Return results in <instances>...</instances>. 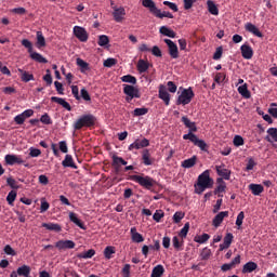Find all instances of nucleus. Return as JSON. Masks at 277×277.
Wrapping results in <instances>:
<instances>
[{
	"label": "nucleus",
	"mask_w": 277,
	"mask_h": 277,
	"mask_svg": "<svg viewBox=\"0 0 277 277\" xmlns=\"http://www.w3.org/2000/svg\"><path fill=\"white\" fill-rule=\"evenodd\" d=\"M226 193V182H224L223 177L216 179V188L214 189V194L219 196V198H223Z\"/></svg>",
	"instance_id": "15"
},
{
	"label": "nucleus",
	"mask_w": 277,
	"mask_h": 277,
	"mask_svg": "<svg viewBox=\"0 0 277 277\" xmlns=\"http://www.w3.org/2000/svg\"><path fill=\"white\" fill-rule=\"evenodd\" d=\"M167 47L169 49V55L172 60H179V45L174 43L171 39H164Z\"/></svg>",
	"instance_id": "10"
},
{
	"label": "nucleus",
	"mask_w": 277,
	"mask_h": 277,
	"mask_svg": "<svg viewBox=\"0 0 277 277\" xmlns=\"http://www.w3.org/2000/svg\"><path fill=\"white\" fill-rule=\"evenodd\" d=\"M77 66L80 68V72H88L90 70V64L88 62L83 61L82 58H77L76 61Z\"/></svg>",
	"instance_id": "40"
},
{
	"label": "nucleus",
	"mask_w": 277,
	"mask_h": 277,
	"mask_svg": "<svg viewBox=\"0 0 277 277\" xmlns=\"http://www.w3.org/2000/svg\"><path fill=\"white\" fill-rule=\"evenodd\" d=\"M97 44L98 47H107V44H109V37H107V35H101Z\"/></svg>",
	"instance_id": "47"
},
{
	"label": "nucleus",
	"mask_w": 277,
	"mask_h": 277,
	"mask_svg": "<svg viewBox=\"0 0 277 277\" xmlns=\"http://www.w3.org/2000/svg\"><path fill=\"white\" fill-rule=\"evenodd\" d=\"M74 36L80 41V42H88V38L90 36L88 35V30L81 26H75L74 27Z\"/></svg>",
	"instance_id": "9"
},
{
	"label": "nucleus",
	"mask_w": 277,
	"mask_h": 277,
	"mask_svg": "<svg viewBox=\"0 0 277 277\" xmlns=\"http://www.w3.org/2000/svg\"><path fill=\"white\" fill-rule=\"evenodd\" d=\"M130 235L133 243H143L144 236L137 232L136 227H131Z\"/></svg>",
	"instance_id": "22"
},
{
	"label": "nucleus",
	"mask_w": 277,
	"mask_h": 277,
	"mask_svg": "<svg viewBox=\"0 0 277 277\" xmlns=\"http://www.w3.org/2000/svg\"><path fill=\"white\" fill-rule=\"evenodd\" d=\"M121 81L123 83H131L132 85H135V83H137V78H135V76L126 75L121 77Z\"/></svg>",
	"instance_id": "45"
},
{
	"label": "nucleus",
	"mask_w": 277,
	"mask_h": 277,
	"mask_svg": "<svg viewBox=\"0 0 277 277\" xmlns=\"http://www.w3.org/2000/svg\"><path fill=\"white\" fill-rule=\"evenodd\" d=\"M113 163L114 166H127V161L116 155L113 156Z\"/></svg>",
	"instance_id": "54"
},
{
	"label": "nucleus",
	"mask_w": 277,
	"mask_h": 277,
	"mask_svg": "<svg viewBox=\"0 0 277 277\" xmlns=\"http://www.w3.org/2000/svg\"><path fill=\"white\" fill-rule=\"evenodd\" d=\"M194 96L195 94L194 90H192V87L188 89H183L177 97L176 105H189Z\"/></svg>",
	"instance_id": "6"
},
{
	"label": "nucleus",
	"mask_w": 277,
	"mask_h": 277,
	"mask_svg": "<svg viewBox=\"0 0 277 277\" xmlns=\"http://www.w3.org/2000/svg\"><path fill=\"white\" fill-rule=\"evenodd\" d=\"M245 219H246V214L243 213V211L239 212L236 219V226H238V230L241 229Z\"/></svg>",
	"instance_id": "52"
},
{
	"label": "nucleus",
	"mask_w": 277,
	"mask_h": 277,
	"mask_svg": "<svg viewBox=\"0 0 277 277\" xmlns=\"http://www.w3.org/2000/svg\"><path fill=\"white\" fill-rule=\"evenodd\" d=\"M240 53H241V56L243 57V60H252V57H254V50L248 42H245L240 47Z\"/></svg>",
	"instance_id": "11"
},
{
	"label": "nucleus",
	"mask_w": 277,
	"mask_h": 277,
	"mask_svg": "<svg viewBox=\"0 0 277 277\" xmlns=\"http://www.w3.org/2000/svg\"><path fill=\"white\" fill-rule=\"evenodd\" d=\"M172 246L174 250H176L177 252H181L183 250V246H185L184 238H179L177 236H174L172 238Z\"/></svg>",
	"instance_id": "24"
},
{
	"label": "nucleus",
	"mask_w": 277,
	"mask_h": 277,
	"mask_svg": "<svg viewBox=\"0 0 277 277\" xmlns=\"http://www.w3.org/2000/svg\"><path fill=\"white\" fill-rule=\"evenodd\" d=\"M96 124V117L94 115H82L75 123L74 129L79 131L83 129V127L90 128Z\"/></svg>",
	"instance_id": "5"
},
{
	"label": "nucleus",
	"mask_w": 277,
	"mask_h": 277,
	"mask_svg": "<svg viewBox=\"0 0 277 277\" xmlns=\"http://www.w3.org/2000/svg\"><path fill=\"white\" fill-rule=\"evenodd\" d=\"M166 214L163 213V210H156V212L153 215V220L155 222H161V219Z\"/></svg>",
	"instance_id": "55"
},
{
	"label": "nucleus",
	"mask_w": 277,
	"mask_h": 277,
	"mask_svg": "<svg viewBox=\"0 0 277 277\" xmlns=\"http://www.w3.org/2000/svg\"><path fill=\"white\" fill-rule=\"evenodd\" d=\"M183 217H185V213L183 212H175L173 215V222L175 224H179L181 222V220H183Z\"/></svg>",
	"instance_id": "64"
},
{
	"label": "nucleus",
	"mask_w": 277,
	"mask_h": 277,
	"mask_svg": "<svg viewBox=\"0 0 277 277\" xmlns=\"http://www.w3.org/2000/svg\"><path fill=\"white\" fill-rule=\"evenodd\" d=\"M233 144L234 146H236L237 148H239V146H243L245 141H243V136L241 135H235L234 140H233Z\"/></svg>",
	"instance_id": "53"
},
{
	"label": "nucleus",
	"mask_w": 277,
	"mask_h": 277,
	"mask_svg": "<svg viewBox=\"0 0 277 277\" xmlns=\"http://www.w3.org/2000/svg\"><path fill=\"white\" fill-rule=\"evenodd\" d=\"M182 122L185 124V128L188 129V133L183 135V140H189V142L194 143L195 146L200 148V150H203L207 153V142L203 140L198 138V136L194 133L198 131V128L196 127V122L189 120L187 117H182Z\"/></svg>",
	"instance_id": "1"
},
{
	"label": "nucleus",
	"mask_w": 277,
	"mask_h": 277,
	"mask_svg": "<svg viewBox=\"0 0 277 277\" xmlns=\"http://www.w3.org/2000/svg\"><path fill=\"white\" fill-rule=\"evenodd\" d=\"M143 8H146L150 14L156 16V18H174V15L168 11L161 12L160 9L157 8V4L153 0H141Z\"/></svg>",
	"instance_id": "3"
},
{
	"label": "nucleus",
	"mask_w": 277,
	"mask_h": 277,
	"mask_svg": "<svg viewBox=\"0 0 277 277\" xmlns=\"http://www.w3.org/2000/svg\"><path fill=\"white\" fill-rule=\"evenodd\" d=\"M42 151L39 148L30 147L29 148V156L30 157H40Z\"/></svg>",
	"instance_id": "62"
},
{
	"label": "nucleus",
	"mask_w": 277,
	"mask_h": 277,
	"mask_svg": "<svg viewBox=\"0 0 277 277\" xmlns=\"http://www.w3.org/2000/svg\"><path fill=\"white\" fill-rule=\"evenodd\" d=\"M187 233H189V223H185L184 227L179 233V237L181 239H186Z\"/></svg>",
	"instance_id": "50"
},
{
	"label": "nucleus",
	"mask_w": 277,
	"mask_h": 277,
	"mask_svg": "<svg viewBox=\"0 0 277 277\" xmlns=\"http://www.w3.org/2000/svg\"><path fill=\"white\" fill-rule=\"evenodd\" d=\"M41 226L47 230H53L54 233H62V226L57 223H42Z\"/></svg>",
	"instance_id": "30"
},
{
	"label": "nucleus",
	"mask_w": 277,
	"mask_h": 277,
	"mask_svg": "<svg viewBox=\"0 0 277 277\" xmlns=\"http://www.w3.org/2000/svg\"><path fill=\"white\" fill-rule=\"evenodd\" d=\"M132 114L134 117L146 116V114H148V108H135Z\"/></svg>",
	"instance_id": "49"
},
{
	"label": "nucleus",
	"mask_w": 277,
	"mask_h": 277,
	"mask_svg": "<svg viewBox=\"0 0 277 277\" xmlns=\"http://www.w3.org/2000/svg\"><path fill=\"white\" fill-rule=\"evenodd\" d=\"M159 31L162 36H167V38H176V32L168 28V26H161Z\"/></svg>",
	"instance_id": "35"
},
{
	"label": "nucleus",
	"mask_w": 277,
	"mask_h": 277,
	"mask_svg": "<svg viewBox=\"0 0 277 277\" xmlns=\"http://www.w3.org/2000/svg\"><path fill=\"white\" fill-rule=\"evenodd\" d=\"M22 44L25 47V49H28L29 54L34 52V45L31 44V41H29V39L22 40Z\"/></svg>",
	"instance_id": "61"
},
{
	"label": "nucleus",
	"mask_w": 277,
	"mask_h": 277,
	"mask_svg": "<svg viewBox=\"0 0 277 277\" xmlns=\"http://www.w3.org/2000/svg\"><path fill=\"white\" fill-rule=\"evenodd\" d=\"M147 146H150V141H148V138H136L129 145L128 150H140L141 148H147Z\"/></svg>",
	"instance_id": "8"
},
{
	"label": "nucleus",
	"mask_w": 277,
	"mask_h": 277,
	"mask_svg": "<svg viewBox=\"0 0 277 277\" xmlns=\"http://www.w3.org/2000/svg\"><path fill=\"white\" fill-rule=\"evenodd\" d=\"M36 47L37 49H43V47H47V39H44V35H42V31H37Z\"/></svg>",
	"instance_id": "36"
},
{
	"label": "nucleus",
	"mask_w": 277,
	"mask_h": 277,
	"mask_svg": "<svg viewBox=\"0 0 277 277\" xmlns=\"http://www.w3.org/2000/svg\"><path fill=\"white\" fill-rule=\"evenodd\" d=\"M259 267V265L255 262H247L242 266V274H252Z\"/></svg>",
	"instance_id": "32"
},
{
	"label": "nucleus",
	"mask_w": 277,
	"mask_h": 277,
	"mask_svg": "<svg viewBox=\"0 0 277 277\" xmlns=\"http://www.w3.org/2000/svg\"><path fill=\"white\" fill-rule=\"evenodd\" d=\"M130 181H133V183H137L144 189L149 190L153 188L154 185H157V181H155V179L144 174L130 175Z\"/></svg>",
	"instance_id": "4"
},
{
	"label": "nucleus",
	"mask_w": 277,
	"mask_h": 277,
	"mask_svg": "<svg viewBox=\"0 0 277 277\" xmlns=\"http://www.w3.org/2000/svg\"><path fill=\"white\" fill-rule=\"evenodd\" d=\"M197 161H198V157L193 156L192 158H188L182 161V168H185V169L194 168Z\"/></svg>",
	"instance_id": "34"
},
{
	"label": "nucleus",
	"mask_w": 277,
	"mask_h": 277,
	"mask_svg": "<svg viewBox=\"0 0 277 277\" xmlns=\"http://www.w3.org/2000/svg\"><path fill=\"white\" fill-rule=\"evenodd\" d=\"M122 277H131V264H126L121 271Z\"/></svg>",
	"instance_id": "60"
},
{
	"label": "nucleus",
	"mask_w": 277,
	"mask_h": 277,
	"mask_svg": "<svg viewBox=\"0 0 277 277\" xmlns=\"http://www.w3.org/2000/svg\"><path fill=\"white\" fill-rule=\"evenodd\" d=\"M113 10V16L116 23H122L124 21V16H127V10H124L123 6H114Z\"/></svg>",
	"instance_id": "12"
},
{
	"label": "nucleus",
	"mask_w": 277,
	"mask_h": 277,
	"mask_svg": "<svg viewBox=\"0 0 277 277\" xmlns=\"http://www.w3.org/2000/svg\"><path fill=\"white\" fill-rule=\"evenodd\" d=\"M43 81L51 85L53 83V77L51 76V69L45 70V75L43 76Z\"/></svg>",
	"instance_id": "57"
},
{
	"label": "nucleus",
	"mask_w": 277,
	"mask_h": 277,
	"mask_svg": "<svg viewBox=\"0 0 277 277\" xmlns=\"http://www.w3.org/2000/svg\"><path fill=\"white\" fill-rule=\"evenodd\" d=\"M4 161L6 166H16V163L21 166V163H25V160H23V157L17 155H12V154H8L4 157Z\"/></svg>",
	"instance_id": "14"
},
{
	"label": "nucleus",
	"mask_w": 277,
	"mask_h": 277,
	"mask_svg": "<svg viewBox=\"0 0 277 277\" xmlns=\"http://www.w3.org/2000/svg\"><path fill=\"white\" fill-rule=\"evenodd\" d=\"M215 170L219 176H222L225 181H230V170L225 169L224 164L216 166Z\"/></svg>",
	"instance_id": "21"
},
{
	"label": "nucleus",
	"mask_w": 277,
	"mask_h": 277,
	"mask_svg": "<svg viewBox=\"0 0 277 277\" xmlns=\"http://www.w3.org/2000/svg\"><path fill=\"white\" fill-rule=\"evenodd\" d=\"M207 5L208 12H210V14H212L213 16H217V14H220V9H217L215 2H213L212 0H208Z\"/></svg>",
	"instance_id": "37"
},
{
	"label": "nucleus",
	"mask_w": 277,
	"mask_h": 277,
	"mask_svg": "<svg viewBox=\"0 0 277 277\" xmlns=\"http://www.w3.org/2000/svg\"><path fill=\"white\" fill-rule=\"evenodd\" d=\"M266 140L271 143L277 142V128H269L267 131Z\"/></svg>",
	"instance_id": "38"
},
{
	"label": "nucleus",
	"mask_w": 277,
	"mask_h": 277,
	"mask_svg": "<svg viewBox=\"0 0 277 277\" xmlns=\"http://www.w3.org/2000/svg\"><path fill=\"white\" fill-rule=\"evenodd\" d=\"M114 254H116V247L114 246H107L104 249V258L109 261L110 259H113Z\"/></svg>",
	"instance_id": "41"
},
{
	"label": "nucleus",
	"mask_w": 277,
	"mask_h": 277,
	"mask_svg": "<svg viewBox=\"0 0 277 277\" xmlns=\"http://www.w3.org/2000/svg\"><path fill=\"white\" fill-rule=\"evenodd\" d=\"M3 251L8 254V256H16V251L10 245L4 246Z\"/></svg>",
	"instance_id": "59"
},
{
	"label": "nucleus",
	"mask_w": 277,
	"mask_h": 277,
	"mask_svg": "<svg viewBox=\"0 0 277 277\" xmlns=\"http://www.w3.org/2000/svg\"><path fill=\"white\" fill-rule=\"evenodd\" d=\"M34 116V109H26L22 114L14 117V122L17 124H25L27 118Z\"/></svg>",
	"instance_id": "13"
},
{
	"label": "nucleus",
	"mask_w": 277,
	"mask_h": 277,
	"mask_svg": "<svg viewBox=\"0 0 277 277\" xmlns=\"http://www.w3.org/2000/svg\"><path fill=\"white\" fill-rule=\"evenodd\" d=\"M233 239H235V236H233V233H227L223 238V243L220 245L219 250L220 252H224V250H228L233 243Z\"/></svg>",
	"instance_id": "16"
},
{
	"label": "nucleus",
	"mask_w": 277,
	"mask_h": 277,
	"mask_svg": "<svg viewBox=\"0 0 277 277\" xmlns=\"http://www.w3.org/2000/svg\"><path fill=\"white\" fill-rule=\"evenodd\" d=\"M225 79H226V74L224 72H216L214 76L215 83H223Z\"/></svg>",
	"instance_id": "58"
},
{
	"label": "nucleus",
	"mask_w": 277,
	"mask_h": 277,
	"mask_svg": "<svg viewBox=\"0 0 277 277\" xmlns=\"http://www.w3.org/2000/svg\"><path fill=\"white\" fill-rule=\"evenodd\" d=\"M69 220H70V222H72L74 224H76V226H78V227L81 228L82 230H85V225L83 224V222H81V220L79 219V216L77 215V213H75V212H69Z\"/></svg>",
	"instance_id": "27"
},
{
	"label": "nucleus",
	"mask_w": 277,
	"mask_h": 277,
	"mask_svg": "<svg viewBox=\"0 0 277 277\" xmlns=\"http://www.w3.org/2000/svg\"><path fill=\"white\" fill-rule=\"evenodd\" d=\"M164 272L166 268H163V265L158 264L153 268L150 277H161L163 276Z\"/></svg>",
	"instance_id": "39"
},
{
	"label": "nucleus",
	"mask_w": 277,
	"mask_h": 277,
	"mask_svg": "<svg viewBox=\"0 0 277 277\" xmlns=\"http://www.w3.org/2000/svg\"><path fill=\"white\" fill-rule=\"evenodd\" d=\"M142 159H143L144 166H153V163H155V158H153V156H150L149 149H144L142 151Z\"/></svg>",
	"instance_id": "23"
},
{
	"label": "nucleus",
	"mask_w": 277,
	"mask_h": 277,
	"mask_svg": "<svg viewBox=\"0 0 277 277\" xmlns=\"http://www.w3.org/2000/svg\"><path fill=\"white\" fill-rule=\"evenodd\" d=\"M158 96L161 101H163L164 105H170V93H168L166 85H159Z\"/></svg>",
	"instance_id": "18"
},
{
	"label": "nucleus",
	"mask_w": 277,
	"mask_h": 277,
	"mask_svg": "<svg viewBox=\"0 0 277 277\" xmlns=\"http://www.w3.org/2000/svg\"><path fill=\"white\" fill-rule=\"evenodd\" d=\"M238 94H240L242 98H250V96H252L250 90H248V83L238 87Z\"/></svg>",
	"instance_id": "33"
},
{
	"label": "nucleus",
	"mask_w": 277,
	"mask_h": 277,
	"mask_svg": "<svg viewBox=\"0 0 277 277\" xmlns=\"http://www.w3.org/2000/svg\"><path fill=\"white\" fill-rule=\"evenodd\" d=\"M213 187V179L211 177V171L206 170L199 174L197 183L195 184V194H202L206 189Z\"/></svg>",
	"instance_id": "2"
},
{
	"label": "nucleus",
	"mask_w": 277,
	"mask_h": 277,
	"mask_svg": "<svg viewBox=\"0 0 277 277\" xmlns=\"http://www.w3.org/2000/svg\"><path fill=\"white\" fill-rule=\"evenodd\" d=\"M94 254H96V251L94 249H90L83 253H80L78 255L79 259H92V256H94Z\"/></svg>",
	"instance_id": "48"
},
{
	"label": "nucleus",
	"mask_w": 277,
	"mask_h": 277,
	"mask_svg": "<svg viewBox=\"0 0 277 277\" xmlns=\"http://www.w3.org/2000/svg\"><path fill=\"white\" fill-rule=\"evenodd\" d=\"M136 68L140 72V75L146 72L149 68H150V63H148V61L145 60H138L137 64H136Z\"/></svg>",
	"instance_id": "25"
},
{
	"label": "nucleus",
	"mask_w": 277,
	"mask_h": 277,
	"mask_svg": "<svg viewBox=\"0 0 277 277\" xmlns=\"http://www.w3.org/2000/svg\"><path fill=\"white\" fill-rule=\"evenodd\" d=\"M19 75H21V79L22 81H24V83H29V81H34V74L27 71V70H24L22 68H18L17 69Z\"/></svg>",
	"instance_id": "26"
},
{
	"label": "nucleus",
	"mask_w": 277,
	"mask_h": 277,
	"mask_svg": "<svg viewBox=\"0 0 277 277\" xmlns=\"http://www.w3.org/2000/svg\"><path fill=\"white\" fill-rule=\"evenodd\" d=\"M63 168H72L77 170V164H75V160L72 159L71 155H66L65 159L62 161Z\"/></svg>",
	"instance_id": "29"
},
{
	"label": "nucleus",
	"mask_w": 277,
	"mask_h": 277,
	"mask_svg": "<svg viewBox=\"0 0 277 277\" xmlns=\"http://www.w3.org/2000/svg\"><path fill=\"white\" fill-rule=\"evenodd\" d=\"M268 114H271V116H273V118H277V104L276 103L271 104V107L268 108Z\"/></svg>",
	"instance_id": "63"
},
{
	"label": "nucleus",
	"mask_w": 277,
	"mask_h": 277,
	"mask_svg": "<svg viewBox=\"0 0 277 277\" xmlns=\"http://www.w3.org/2000/svg\"><path fill=\"white\" fill-rule=\"evenodd\" d=\"M30 57L31 60H34L35 62H38L39 64H47V62H49L44 58V56H42V54L34 51L30 52Z\"/></svg>",
	"instance_id": "44"
},
{
	"label": "nucleus",
	"mask_w": 277,
	"mask_h": 277,
	"mask_svg": "<svg viewBox=\"0 0 277 277\" xmlns=\"http://www.w3.org/2000/svg\"><path fill=\"white\" fill-rule=\"evenodd\" d=\"M249 189L253 194V196H261L265 188L261 184H250Z\"/></svg>",
	"instance_id": "31"
},
{
	"label": "nucleus",
	"mask_w": 277,
	"mask_h": 277,
	"mask_svg": "<svg viewBox=\"0 0 277 277\" xmlns=\"http://www.w3.org/2000/svg\"><path fill=\"white\" fill-rule=\"evenodd\" d=\"M51 101H52V103H57V105H62L64 107V109H67V111H70L72 109V107H70V104L62 97L52 96Z\"/></svg>",
	"instance_id": "28"
},
{
	"label": "nucleus",
	"mask_w": 277,
	"mask_h": 277,
	"mask_svg": "<svg viewBox=\"0 0 277 277\" xmlns=\"http://www.w3.org/2000/svg\"><path fill=\"white\" fill-rule=\"evenodd\" d=\"M123 94H126L127 103H131L133 98H140V96H142L140 94V89L130 84H123Z\"/></svg>",
	"instance_id": "7"
},
{
	"label": "nucleus",
	"mask_w": 277,
	"mask_h": 277,
	"mask_svg": "<svg viewBox=\"0 0 277 277\" xmlns=\"http://www.w3.org/2000/svg\"><path fill=\"white\" fill-rule=\"evenodd\" d=\"M17 193L16 190H11L6 196V202L10 207H14V200H16Z\"/></svg>",
	"instance_id": "46"
},
{
	"label": "nucleus",
	"mask_w": 277,
	"mask_h": 277,
	"mask_svg": "<svg viewBox=\"0 0 277 277\" xmlns=\"http://www.w3.org/2000/svg\"><path fill=\"white\" fill-rule=\"evenodd\" d=\"M17 274L23 277L29 276L31 274V267L24 264L17 268Z\"/></svg>",
	"instance_id": "43"
},
{
	"label": "nucleus",
	"mask_w": 277,
	"mask_h": 277,
	"mask_svg": "<svg viewBox=\"0 0 277 277\" xmlns=\"http://www.w3.org/2000/svg\"><path fill=\"white\" fill-rule=\"evenodd\" d=\"M245 29L246 31H248L249 34H252L253 36H256V38H263V32H261V30L259 29V27H256V25L252 24V23H247L245 25Z\"/></svg>",
	"instance_id": "20"
},
{
	"label": "nucleus",
	"mask_w": 277,
	"mask_h": 277,
	"mask_svg": "<svg viewBox=\"0 0 277 277\" xmlns=\"http://www.w3.org/2000/svg\"><path fill=\"white\" fill-rule=\"evenodd\" d=\"M116 64H118V61L116 58H107L104 61L105 68H111L113 66H116Z\"/></svg>",
	"instance_id": "56"
},
{
	"label": "nucleus",
	"mask_w": 277,
	"mask_h": 277,
	"mask_svg": "<svg viewBox=\"0 0 277 277\" xmlns=\"http://www.w3.org/2000/svg\"><path fill=\"white\" fill-rule=\"evenodd\" d=\"M200 258L202 261H208V259H211V249L203 248L200 252Z\"/></svg>",
	"instance_id": "51"
},
{
	"label": "nucleus",
	"mask_w": 277,
	"mask_h": 277,
	"mask_svg": "<svg viewBox=\"0 0 277 277\" xmlns=\"http://www.w3.org/2000/svg\"><path fill=\"white\" fill-rule=\"evenodd\" d=\"M57 250H72L75 248V241L72 240H58L55 243Z\"/></svg>",
	"instance_id": "19"
},
{
	"label": "nucleus",
	"mask_w": 277,
	"mask_h": 277,
	"mask_svg": "<svg viewBox=\"0 0 277 277\" xmlns=\"http://www.w3.org/2000/svg\"><path fill=\"white\" fill-rule=\"evenodd\" d=\"M211 239V236L209 234H202V235H196L194 237L195 243H207Z\"/></svg>",
	"instance_id": "42"
},
{
	"label": "nucleus",
	"mask_w": 277,
	"mask_h": 277,
	"mask_svg": "<svg viewBox=\"0 0 277 277\" xmlns=\"http://www.w3.org/2000/svg\"><path fill=\"white\" fill-rule=\"evenodd\" d=\"M225 217H228V211L219 212L212 220V226H214V228H220Z\"/></svg>",
	"instance_id": "17"
}]
</instances>
